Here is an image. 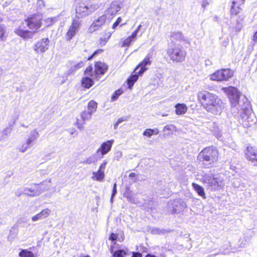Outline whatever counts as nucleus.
I'll use <instances>...</instances> for the list:
<instances>
[{
    "label": "nucleus",
    "instance_id": "4d7b16f0",
    "mask_svg": "<svg viewBox=\"0 0 257 257\" xmlns=\"http://www.w3.org/2000/svg\"><path fill=\"white\" fill-rule=\"evenodd\" d=\"M211 63V62H210V60H206V61H205V64H206V65H210Z\"/></svg>",
    "mask_w": 257,
    "mask_h": 257
},
{
    "label": "nucleus",
    "instance_id": "9d476101",
    "mask_svg": "<svg viewBox=\"0 0 257 257\" xmlns=\"http://www.w3.org/2000/svg\"><path fill=\"white\" fill-rule=\"evenodd\" d=\"M114 140H109L103 143L98 149L95 154L97 159H101L104 155L108 153L111 150Z\"/></svg>",
    "mask_w": 257,
    "mask_h": 257
},
{
    "label": "nucleus",
    "instance_id": "6ab92c4d",
    "mask_svg": "<svg viewBox=\"0 0 257 257\" xmlns=\"http://www.w3.org/2000/svg\"><path fill=\"white\" fill-rule=\"evenodd\" d=\"M92 113H90L89 111L84 110L81 113V117L82 118V121L79 119H77L75 124L79 129L82 130L83 128V125L85 123V121L87 120L90 119L92 116Z\"/></svg>",
    "mask_w": 257,
    "mask_h": 257
},
{
    "label": "nucleus",
    "instance_id": "cd10ccee",
    "mask_svg": "<svg viewBox=\"0 0 257 257\" xmlns=\"http://www.w3.org/2000/svg\"><path fill=\"white\" fill-rule=\"evenodd\" d=\"M113 247L112 246L110 249V251L113 253V257H124L127 255L128 250L126 249H118L114 252H113Z\"/></svg>",
    "mask_w": 257,
    "mask_h": 257
},
{
    "label": "nucleus",
    "instance_id": "f3484780",
    "mask_svg": "<svg viewBox=\"0 0 257 257\" xmlns=\"http://www.w3.org/2000/svg\"><path fill=\"white\" fill-rule=\"evenodd\" d=\"M51 181V179H49L48 182L44 181L39 184H35L36 191L33 194L32 196H38L43 192L49 190L50 187Z\"/></svg>",
    "mask_w": 257,
    "mask_h": 257
},
{
    "label": "nucleus",
    "instance_id": "09e8293b",
    "mask_svg": "<svg viewBox=\"0 0 257 257\" xmlns=\"http://www.w3.org/2000/svg\"><path fill=\"white\" fill-rule=\"evenodd\" d=\"M35 191L36 190H32L31 188H26L25 189V194H27L31 196H33L32 195Z\"/></svg>",
    "mask_w": 257,
    "mask_h": 257
},
{
    "label": "nucleus",
    "instance_id": "39448f33",
    "mask_svg": "<svg viewBox=\"0 0 257 257\" xmlns=\"http://www.w3.org/2000/svg\"><path fill=\"white\" fill-rule=\"evenodd\" d=\"M218 153L217 149L213 147L203 149L199 154V161H214L218 159Z\"/></svg>",
    "mask_w": 257,
    "mask_h": 257
},
{
    "label": "nucleus",
    "instance_id": "ddd939ff",
    "mask_svg": "<svg viewBox=\"0 0 257 257\" xmlns=\"http://www.w3.org/2000/svg\"><path fill=\"white\" fill-rule=\"evenodd\" d=\"M92 11L84 3H80L76 8V18L84 17L90 15Z\"/></svg>",
    "mask_w": 257,
    "mask_h": 257
},
{
    "label": "nucleus",
    "instance_id": "f257e3e1",
    "mask_svg": "<svg viewBox=\"0 0 257 257\" xmlns=\"http://www.w3.org/2000/svg\"><path fill=\"white\" fill-rule=\"evenodd\" d=\"M197 97L203 108L212 114L220 115L225 108L224 103L216 94L202 91L198 92Z\"/></svg>",
    "mask_w": 257,
    "mask_h": 257
},
{
    "label": "nucleus",
    "instance_id": "e2e57ef3",
    "mask_svg": "<svg viewBox=\"0 0 257 257\" xmlns=\"http://www.w3.org/2000/svg\"><path fill=\"white\" fill-rule=\"evenodd\" d=\"M233 184H234V186L235 187H238V186L235 184V182H234Z\"/></svg>",
    "mask_w": 257,
    "mask_h": 257
},
{
    "label": "nucleus",
    "instance_id": "a19ab883",
    "mask_svg": "<svg viewBox=\"0 0 257 257\" xmlns=\"http://www.w3.org/2000/svg\"><path fill=\"white\" fill-rule=\"evenodd\" d=\"M84 63L82 61H80V62L78 63L77 64L71 67V69H70L69 71L70 73L73 72L78 69L81 68L84 66Z\"/></svg>",
    "mask_w": 257,
    "mask_h": 257
},
{
    "label": "nucleus",
    "instance_id": "a211bd4d",
    "mask_svg": "<svg viewBox=\"0 0 257 257\" xmlns=\"http://www.w3.org/2000/svg\"><path fill=\"white\" fill-rule=\"evenodd\" d=\"M120 9V7L119 3L118 2H113L107 10L105 11L104 14L109 17V19H110Z\"/></svg>",
    "mask_w": 257,
    "mask_h": 257
},
{
    "label": "nucleus",
    "instance_id": "6e6d98bb",
    "mask_svg": "<svg viewBox=\"0 0 257 257\" xmlns=\"http://www.w3.org/2000/svg\"><path fill=\"white\" fill-rule=\"evenodd\" d=\"M119 24H118L117 22H115L113 24V26H112V28H113V29H115V28H116V27H117Z\"/></svg>",
    "mask_w": 257,
    "mask_h": 257
},
{
    "label": "nucleus",
    "instance_id": "4c0bfd02",
    "mask_svg": "<svg viewBox=\"0 0 257 257\" xmlns=\"http://www.w3.org/2000/svg\"><path fill=\"white\" fill-rule=\"evenodd\" d=\"M19 255L21 257H34V253L26 249L22 250L20 253Z\"/></svg>",
    "mask_w": 257,
    "mask_h": 257
},
{
    "label": "nucleus",
    "instance_id": "5701e85b",
    "mask_svg": "<svg viewBox=\"0 0 257 257\" xmlns=\"http://www.w3.org/2000/svg\"><path fill=\"white\" fill-rule=\"evenodd\" d=\"M245 152L250 161H257V149L255 147L248 146Z\"/></svg>",
    "mask_w": 257,
    "mask_h": 257
},
{
    "label": "nucleus",
    "instance_id": "b1692460",
    "mask_svg": "<svg viewBox=\"0 0 257 257\" xmlns=\"http://www.w3.org/2000/svg\"><path fill=\"white\" fill-rule=\"evenodd\" d=\"M15 32L20 37L24 38L27 39L31 38L33 36V33L32 32L29 31L28 30H24L20 28L18 29H16L15 30Z\"/></svg>",
    "mask_w": 257,
    "mask_h": 257
},
{
    "label": "nucleus",
    "instance_id": "8fccbe9b",
    "mask_svg": "<svg viewBox=\"0 0 257 257\" xmlns=\"http://www.w3.org/2000/svg\"><path fill=\"white\" fill-rule=\"evenodd\" d=\"M116 191H116V183H114L113 185V190H112V195H111V198L110 199V201L111 202H112V198L116 194Z\"/></svg>",
    "mask_w": 257,
    "mask_h": 257
},
{
    "label": "nucleus",
    "instance_id": "4468645a",
    "mask_svg": "<svg viewBox=\"0 0 257 257\" xmlns=\"http://www.w3.org/2000/svg\"><path fill=\"white\" fill-rule=\"evenodd\" d=\"M151 58V56L150 54H148L146 56L145 59L136 68L135 71H137L138 69L140 68V70L138 71L137 73L139 75H142L148 69L146 66L151 64L152 61Z\"/></svg>",
    "mask_w": 257,
    "mask_h": 257
},
{
    "label": "nucleus",
    "instance_id": "7c9ffc66",
    "mask_svg": "<svg viewBox=\"0 0 257 257\" xmlns=\"http://www.w3.org/2000/svg\"><path fill=\"white\" fill-rule=\"evenodd\" d=\"M81 83L83 87L89 88L93 84V81L91 78L86 76L82 78Z\"/></svg>",
    "mask_w": 257,
    "mask_h": 257
},
{
    "label": "nucleus",
    "instance_id": "c03bdc74",
    "mask_svg": "<svg viewBox=\"0 0 257 257\" xmlns=\"http://www.w3.org/2000/svg\"><path fill=\"white\" fill-rule=\"evenodd\" d=\"M31 143H28V141H26V143L23 144L20 148V151L22 152H25L31 147Z\"/></svg>",
    "mask_w": 257,
    "mask_h": 257
},
{
    "label": "nucleus",
    "instance_id": "f704fd0d",
    "mask_svg": "<svg viewBox=\"0 0 257 257\" xmlns=\"http://www.w3.org/2000/svg\"><path fill=\"white\" fill-rule=\"evenodd\" d=\"M97 108V103L93 100H91L89 102L87 106L88 111L90 113H93L96 111Z\"/></svg>",
    "mask_w": 257,
    "mask_h": 257
},
{
    "label": "nucleus",
    "instance_id": "4be33fe9",
    "mask_svg": "<svg viewBox=\"0 0 257 257\" xmlns=\"http://www.w3.org/2000/svg\"><path fill=\"white\" fill-rule=\"evenodd\" d=\"M51 213V209L47 208L42 210L40 212L33 216L32 217L33 221H37L40 220L44 219L50 215Z\"/></svg>",
    "mask_w": 257,
    "mask_h": 257
},
{
    "label": "nucleus",
    "instance_id": "58836bf2",
    "mask_svg": "<svg viewBox=\"0 0 257 257\" xmlns=\"http://www.w3.org/2000/svg\"><path fill=\"white\" fill-rule=\"evenodd\" d=\"M163 131L165 132L168 131V134H170L176 131V126L173 124L167 125L164 127Z\"/></svg>",
    "mask_w": 257,
    "mask_h": 257
},
{
    "label": "nucleus",
    "instance_id": "37998d69",
    "mask_svg": "<svg viewBox=\"0 0 257 257\" xmlns=\"http://www.w3.org/2000/svg\"><path fill=\"white\" fill-rule=\"evenodd\" d=\"M139 176L138 175H136L134 173H131L129 175V178L131 180L132 183H135L137 182L138 181H139Z\"/></svg>",
    "mask_w": 257,
    "mask_h": 257
},
{
    "label": "nucleus",
    "instance_id": "aec40b11",
    "mask_svg": "<svg viewBox=\"0 0 257 257\" xmlns=\"http://www.w3.org/2000/svg\"><path fill=\"white\" fill-rule=\"evenodd\" d=\"M106 163H103L100 166L99 170L97 172L92 173V179L98 181H102L104 178V170Z\"/></svg>",
    "mask_w": 257,
    "mask_h": 257
},
{
    "label": "nucleus",
    "instance_id": "5fc2aeb1",
    "mask_svg": "<svg viewBox=\"0 0 257 257\" xmlns=\"http://www.w3.org/2000/svg\"><path fill=\"white\" fill-rule=\"evenodd\" d=\"M253 41L255 42H257V31L255 33L253 36Z\"/></svg>",
    "mask_w": 257,
    "mask_h": 257
},
{
    "label": "nucleus",
    "instance_id": "423d86ee",
    "mask_svg": "<svg viewBox=\"0 0 257 257\" xmlns=\"http://www.w3.org/2000/svg\"><path fill=\"white\" fill-rule=\"evenodd\" d=\"M167 54L172 61L176 62H182L186 56L185 51L179 46H177L176 45L169 48L167 50Z\"/></svg>",
    "mask_w": 257,
    "mask_h": 257
},
{
    "label": "nucleus",
    "instance_id": "c85d7f7f",
    "mask_svg": "<svg viewBox=\"0 0 257 257\" xmlns=\"http://www.w3.org/2000/svg\"><path fill=\"white\" fill-rule=\"evenodd\" d=\"M136 72V74H133L131 75L128 79H127V84L128 85V88L130 89H132V87L133 86L134 83L137 81L138 79L139 75L138 73H137L138 71H135Z\"/></svg>",
    "mask_w": 257,
    "mask_h": 257
},
{
    "label": "nucleus",
    "instance_id": "a878e982",
    "mask_svg": "<svg viewBox=\"0 0 257 257\" xmlns=\"http://www.w3.org/2000/svg\"><path fill=\"white\" fill-rule=\"evenodd\" d=\"M13 128L12 125L6 127L0 132V141L8 138L9 135L11 133Z\"/></svg>",
    "mask_w": 257,
    "mask_h": 257
},
{
    "label": "nucleus",
    "instance_id": "603ef678",
    "mask_svg": "<svg viewBox=\"0 0 257 257\" xmlns=\"http://www.w3.org/2000/svg\"><path fill=\"white\" fill-rule=\"evenodd\" d=\"M142 25H140L138 26L137 29L132 33L135 34V36L137 37V35L139 32V31L140 30L141 28H142Z\"/></svg>",
    "mask_w": 257,
    "mask_h": 257
},
{
    "label": "nucleus",
    "instance_id": "680f3d73",
    "mask_svg": "<svg viewBox=\"0 0 257 257\" xmlns=\"http://www.w3.org/2000/svg\"><path fill=\"white\" fill-rule=\"evenodd\" d=\"M21 125L22 126H23V127H26V128L28 127V126H27V125H25L24 123H22V124H21Z\"/></svg>",
    "mask_w": 257,
    "mask_h": 257
},
{
    "label": "nucleus",
    "instance_id": "20e7f679",
    "mask_svg": "<svg viewBox=\"0 0 257 257\" xmlns=\"http://www.w3.org/2000/svg\"><path fill=\"white\" fill-rule=\"evenodd\" d=\"M200 180L202 182L207 184L211 190L217 191L223 189L224 186V179L220 176L204 174Z\"/></svg>",
    "mask_w": 257,
    "mask_h": 257
},
{
    "label": "nucleus",
    "instance_id": "412c9836",
    "mask_svg": "<svg viewBox=\"0 0 257 257\" xmlns=\"http://www.w3.org/2000/svg\"><path fill=\"white\" fill-rule=\"evenodd\" d=\"M107 69V67L105 64L100 62H97L95 65L94 75L96 79H98V76L104 74Z\"/></svg>",
    "mask_w": 257,
    "mask_h": 257
},
{
    "label": "nucleus",
    "instance_id": "ea45409f",
    "mask_svg": "<svg viewBox=\"0 0 257 257\" xmlns=\"http://www.w3.org/2000/svg\"><path fill=\"white\" fill-rule=\"evenodd\" d=\"M57 21L56 18H48L44 20L45 25L46 26L48 27L52 25L54 23Z\"/></svg>",
    "mask_w": 257,
    "mask_h": 257
},
{
    "label": "nucleus",
    "instance_id": "473e14b6",
    "mask_svg": "<svg viewBox=\"0 0 257 257\" xmlns=\"http://www.w3.org/2000/svg\"><path fill=\"white\" fill-rule=\"evenodd\" d=\"M159 133V131L157 128L155 129L147 128L144 132L143 135L151 138L153 135H158Z\"/></svg>",
    "mask_w": 257,
    "mask_h": 257
},
{
    "label": "nucleus",
    "instance_id": "052dcab7",
    "mask_svg": "<svg viewBox=\"0 0 257 257\" xmlns=\"http://www.w3.org/2000/svg\"><path fill=\"white\" fill-rule=\"evenodd\" d=\"M243 18H241L240 19V20H237V23L238 24H239V23H241V22L243 21Z\"/></svg>",
    "mask_w": 257,
    "mask_h": 257
},
{
    "label": "nucleus",
    "instance_id": "2eb2a0df",
    "mask_svg": "<svg viewBox=\"0 0 257 257\" xmlns=\"http://www.w3.org/2000/svg\"><path fill=\"white\" fill-rule=\"evenodd\" d=\"M172 213H178L184 210L187 208L186 203L181 199H177L173 201L172 203Z\"/></svg>",
    "mask_w": 257,
    "mask_h": 257
},
{
    "label": "nucleus",
    "instance_id": "49530a36",
    "mask_svg": "<svg viewBox=\"0 0 257 257\" xmlns=\"http://www.w3.org/2000/svg\"><path fill=\"white\" fill-rule=\"evenodd\" d=\"M126 117H120L118 119L117 121L114 124V129L116 130L117 128L118 125L123 121H126Z\"/></svg>",
    "mask_w": 257,
    "mask_h": 257
},
{
    "label": "nucleus",
    "instance_id": "393cba45",
    "mask_svg": "<svg viewBox=\"0 0 257 257\" xmlns=\"http://www.w3.org/2000/svg\"><path fill=\"white\" fill-rule=\"evenodd\" d=\"M187 109L188 107L184 103H178L175 105V112L177 115L185 114Z\"/></svg>",
    "mask_w": 257,
    "mask_h": 257
},
{
    "label": "nucleus",
    "instance_id": "dca6fc26",
    "mask_svg": "<svg viewBox=\"0 0 257 257\" xmlns=\"http://www.w3.org/2000/svg\"><path fill=\"white\" fill-rule=\"evenodd\" d=\"M49 40L48 39H42L34 46V49L37 53H43L48 49Z\"/></svg>",
    "mask_w": 257,
    "mask_h": 257
},
{
    "label": "nucleus",
    "instance_id": "864d4df0",
    "mask_svg": "<svg viewBox=\"0 0 257 257\" xmlns=\"http://www.w3.org/2000/svg\"><path fill=\"white\" fill-rule=\"evenodd\" d=\"M132 257H142V255L138 252H133Z\"/></svg>",
    "mask_w": 257,
    "mask_h": 257
},
{
    "label": "nucleus",
    "instance_id": "1a4fd4ad",
    "mask_svg": "<svg viewBox=\"0 0 257 257\" xmlns=\"http://www.w3.org/2000/svg\"><path fill=\"white\" fill-rule=\"evenodd\" d=\"M81 25V21L78 18H74L71 25L66 35V39L67 41L70 40L78 32Z\"/></svg>",
    "mask_w": 257,
    "mask_h": 257
},
{
    "label": "nucleus",
    "instance_id": "f03ea898",
    "mask_svg": "<svg viewBox=\"0 0 257 257\" xmlns=\"http://www.w3.org/2000/svg\"><path fill=\"white\" fill-rule=\"evenodd\" d=\"M241 102L243 104L239 107V113L236 115L240 114L242 125L245 127H248L254 124L256 120L251 112L247 99L244 97Z\"/></svg>",
    "mask_w": 257,
    "mask_h": 257
},
{
    "label": "nucleus",
    "instance_id": "9b49d317",
    "mask_svg": "<svg viewBox=\"0 0 257 257\" xmlns=\"http://www.w3.org/2000/svg\"><path fill=\"white\" fill-rule=\"evenodd\" d=\"M107 19L109 20V17L104 14V15L93 22L88 28V32L89 33H93L95 31L99 29L105 24Z\"/></svg>",
    "mask_w": 257,
    "mask_h": 257
},
{
    "label": "nucleus",
    "instance_id": "79ce46f5",
    "mask_svg": "<svg viewBox=\"0 0 257 257\" xmlns=\"http://www.w3.org/2000/svg\"><path fill=\"white\" fill-rule=\"evenodd\" d=\"M85 75H90L92 77L93 79H96L95 76L94 75V72H92V67L90 66L86 68L85 71Z\"/></svg>",
    "mask_w": 257,
    "mask_h": 257
},
{
    "label": "nucleus",
    "instance_id": "0e129e2a",
    "mask_svg": "<svg viewBox=\"0 0 257 257\" xmlns=\"http://www.w3.org/2000/svg\"><path fill=\"white\" fill-rule=\"evenodd\" d=\"M96 53V52H94V53L93 54V55H95Z\"/></svg>",
    "mask_w": 257,
    "mask_h": 257
},
{
    "label": "nucleus",
    "instance_id": "13d9d810",
    "mask_svg": "<svg viewBox=\"0 0 257 257\" xmlns=\"http://www.w3.org/2000/svg\"><path fill=\"white\" fill-rule=\"evenodd\" d=\"M116 22H117L118 24H119L121 22V18H118L116 21Z\"/></svg>",
    "mask_w": 257,
    "mask_h": 257
},
{
    "label": "nucleus",
    "instance_id": "c756f323",
    "mask_svg": "<svg viewBox=\"0 0 257 257\" xmlns=\"http://www.w3.org/2000/svg\"><path fill=\"white\" fill-rule=\"evenodd\" d=\"M137 39V37L135 36V34H132V35L126 39L121 40L122 44L121 45V47H128L131 44V43L135 41Z\"/></svg>",
    "mask_w": 257,
    "mask_h": 257
},
{
    "label": "nucleus",
    "instance_id": "e433bc0d",
    "mask_svg": "<svg viewBox=\"0 0 257 257\" xmlns=\"http://www.w3.org/2000/svg\"><path fill=\"white\" fill-rule=\"evenodd\" d=\"M237 2H233L230 9L231 15H236L239 13L240 8L238 6H236Z\"/></svg>",
    "mask_w": 257,
    "mask_h": 257
},
{
    "label": "nucleus",
    "instance_id": "f8f14e48",
    "mask_svg": "<svg viewBox=\"0 0 257 257\" xmlns=\"http://www.w3.org/2000/svg\"><path fill=\"white\" fill-rule=\"evenodd\" d=\"M170 40L172 43H179V45L189 44L190 42L189 40L184 37L180 32H172L170 35Z\"/></svg>",
    "mask_w": 257,
    "mask_h": 257
},
{
    "label": "nucleus",
    "instance_id": "bb28decb",
    "mask_svg": "<svg viewBox=\"0 0 257 257\" xmlns=\"http://www.w3.org/2000/svg\"><path fill=\"white\" fill-rule=\"evenodd\" d=\"M192 186L199 196H201L204 199L206 198L204 190L202 186L195 183H193Z\"/></svg>",
    "mask_w": 257,
    "mask_h": 257
},
{
    "label": "nucleus",
    "instance_id": "6e6552de",
    "mask_svg": "<svg viewBox=\"0 0 257 257\" xmlns=\"http://www.w3.org/2000/svg\"><path fill=\"white\" fill-rule=\"evenodd\" d=\"M42 18L41 15H36L29 18L26 22L29 28L35 32L41 27Z\"/></svg>",
    "mask_w": 257,
    "mask_h": 257
},
{
    "label": "nucleus",
    "instance_id": "de8ad7c7",
    "mask_svg": "<svg viewBox=\"0 0 257 257\" xmlns=\"http://www.w3.org/2000/svg\"><path fill=\"white\" fill-rule=\"evenodd\" d=\"M5 33V27L3 25H0V40H3V37Z\"/></svg>",
    "mask_w": 257,
    "mask_h": 257
},
{
    "label": "nucleus",
    "instance_id": "c9c22d12",
    "mask_svg": "<svg viewBox=\"0 0 257 257\" xmlns=\"http://www.w3.org/2000/svg\"><path fill=\"white\" fill-rule=\"evenodd\" d=\"M110 36L111 34L110 33H106L103 36L100 38L99 44L101 46H104L108 41Z\"/></svg>",
    "mask_w": 257,
    "mask_h": 257
},
{
    "label": "nucleus",
    "instance_id": "72a5a7b5",
    "mask_svg": "<svg viewBox=\"0 0 257 257\" xmlns=\"http://www.w3.org/2000/svg\"><path fill=\"white\" fill-rule=\"evenodd\" d=\"M124 196L126 197L129 201L136 204L141 205L143 204V202L137 200V199L133 195L130 194L128 193H125L124 194Z\"/></svg>",
    "mask_w": 257,
    "mask_h": 257
},
{
    "label": "nucleus",
    "instance_id": "0eeeda50",
    "mask_svg": "<svg viewBox=\"0 0 257 257\" xmlns=\"http://www.w3.org/2000/svg\"><path fill=\"white\" fill-rule=\"evenodd\" d=\"M233 76V72L229 69H222L210 75L209 78L212 81H223L228 80Z\"/></svg>",
    "mask_w": 257,
    "mask_h": 257
},
{
    "label": "nucleus",
    "instance_id": "3c124183",
    "mask_svg": "<svg viewBox=\"0 0 257 257\" xmlns=\"http://www.w3.org/2000/svg\"><path fill=\"white\" fill-rule=\"evenodd\" d=\"M117 238V235L116 234H114L113 233H111L109 239L112 241H115L116 240Z\"/></svg>",
    "mask_w": 257,
    "mask_h": 257
},
{
    "label": "nucleus",
    "instance_id": "a18cd8bd",
    "mask_svg": "<svg viewBox=\"0 0 257 257\" xmlns=\"http://www.w3.org/2000/svg\"><path fill=\"white\" fill-rule=\"evenodd\" d=\"M122 93V91L118 89L115 91V92L113 93L111 97L112 101H115L117 99V98L118 97V96Z\"/></svg>",
    "mask_w": 257,
    "mask_h": 257
},
{
    "label": "nucleus",
    "instance_id": "7ed1b4c3",
    "mask_svg": "<svg viewBox=\"0 0 257 257\" xmlns=\"http://www.w3.org/2000/svg\"><path fill=\"white\" fill-rule=\"evenodd\" d=\"M223 91L228 96L231 103V112L236 116L239 113V107L242 105L239 101V93L236 88L232 86L222 88Z\"/></svg>",
    "mask_w": 257,
    "mask_h": 257
},
{
    "label": "nucleus",
    "instance_id": "2f4dec72",
    "mask_svg": "<svg viewBox=\"0 0 257 257\" xmlns=\"http://www.w3.org/2000/svg\"><path fill=\"white\" fill-rule=\"evenodd\" d=\"M39 135V133L36 129L32 130L30 132L27 141H28V143H32L38 138Z\"/></svg>",
    "mask_w": 257,
    "mask_h": 257
},
{
    "label": "nucleus",
    "instance_id": "bf43d9fd",
    "mask_svg": "<svg viewBox=\"0 0 257 257\" xmlns=\"http://www.w3.org/2000/svg\"><path fill=\"white\" fill-rule=\"evenodd\" d=\"M239 5L243 4L244 3V0H238Z\"/></svg>",
    "mask_w": 257,
    "mask_h": 257
}]
</instances>
